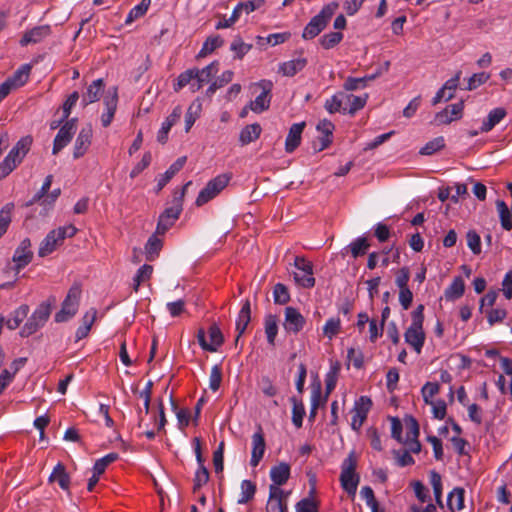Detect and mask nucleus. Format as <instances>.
Listing matches in <instances>:
<instances>
[{"mask_svg": "<svg viewBox=\"0 0 512 512\" xmlns=\"http://www.w3.org/2000/svg\"><path fill=\"white\" fill-rule=\"evenodd\" d=\"M32 145V137H22L0 163V178L9 175L26 156Z\"/></svg>", "mask_w": 512, "mask_h": 512, "instance_id": "obj_6", "label": "nucleus"}, {"mask_svg": "<svg viewBox=\"0 0 512 512\" xmlns=\"http://www.w3.org/2000/svg\"><path fill=\"white\" fill-rule=\"evenodd\" d=\"M464 494H465L464 489L460 488V487L454 488L448 494L447 506L452 512L460 511L464 508Z\"/></svg>", "mask_w": 512, "mask_h": 512, "instance_id": "obj_39", "label": "nucleus"}, {"mask_svg": "<svg viewBox=\"0 0 512 512\" xmlns=\"http://www.w3.org/2000/svg\"><path fill=\"white\" fill-rule=\"evenodd\" d=\"M273 297L275 303L285 304L289 301L290 295L285 285L277 283L273 290Z\"/></svg>", "mask_w": 512, "mask_h": 512, "instance_id": "obj_64", "label": "nucleus"}, {"mask_svg": "<svg viewBox=\"0 0 512 512\" xmlns=\"http://www.w3.org/2000/svg\"><path fill=\"white\" fill-rule=\"evenodd\" d=\"M50 34V27L48 25H42L32 28L26 31L21 40V46H27L31 43H38Z\"/></svg>", "mask_w": 512, "mask_h": 512, "instance_id": "obj_29", "label": "nucleus"}, {"mask_svg": "<svg viewBox=\"0 0 512 512\" xmlns=\"http://www.w3.org/2000/svg\"><path fill=\"white\" fill-rule=\"evenodd\" d=\"M32 258L31 241L29 238H24L13 254V269L18 273L32 261Z\"/></svg>", "mask_w": 512, "mask_h": 512, "instance_id": "obj_14", "label": "nucleus"}, {"mask_svg": "<svg viewBox=\"0 0 512 512\" xmlns=\"http://www.w3.org/2000/svg\"><path fill=\"white\" fill-rule=\"evenodd\" d=\"M264 329L267 341L270 345L275 344L278 333V318L275 315L268 314L264 318Z\"/></svg>", "mask_w": 512, "mask_h": 512, "instance_id": "obj_40", "label": "nucleus"}, {"mask_svg": "<svg viewBox=\"0 0 512 512\" xmlns=\"http://www.w3.org/2000/svg\"><path fill=\"white\" fill-rule=\"evenodd\" d=\"M30 71L31 66L29 64H24L19 67L15 73L10 78H8V80L14 85V87L19 88L28 81Z\"/></svg>", "mask_w": 512, "mask_h": 512, "instance_id": "obj_43", "label": "nucleus"}, {"mask_svg": "<svg viewBox=\"0 0 512 512\" xmlns=\"http://www.w3.org/2000/svg\"><path fill=\"white\" fill-rule=\"evenodd\" d=\"M464 103L462 101L447 106L435 115V122L439 125L449 124L463 116Z\"/></svg>", "mask_w": 512, "mask_h": 512, "instance_id": "obj_20", "label": "nucleus"}, {"mask_svg": "<svg viewBox=\"0 0 512 512\" xmlns=\"http://www.w3.org/2000/svg\"><path fill=\"white\" fill-rule=\"evenodd\" d=\"M496 206L502 228L510 231L512 229V210L510 211L507 204L502 200L497 201Z\"/></svg>", "mask_w": 512, "mask_h": 512, "instance_id": "obj_42", "label": "nucleus"}, {"mask_svg": "<svg viewBox=\"0 0 512 512\" xmlns=\"http://www.w3.org/2000/svg\"><path fill=\"white\" fill-rule=\"evenodd\" d=\"M266 443L261 429L252 435V451L250 464L256 467L264 456Z\"/></svg>", "mask_w": 512, "mask_h": 512, "instance_id": "obj_24", "label": "nucleus"}, {"mask_svg": "<svg viewBox=\"0 0 512 512\" xmlns=\"http://www.w3.org/2000/svg\"><path fill=\"white\" fill-rule=\"evenodd\" d=\"M195 73H193V69H188L177 77L173 84V89L175 92L180 91L183 87L190 85L195 81Z\"/></svg>", "mask_w": 512, "mask_h": 512, "instance_id": "obj_51", "label": "nucleus"}, {"mask_svg": "<svg viewBox=\"0 0 512 512\" xmlns=\"http://www.w3.org/2000/svg\"><path fill=\"white\" fill-rule=\"evenodd\" d=\"M430 483L433 488L435 501L438 505L442 506V478L436 471L430 472Z\"/></svg>", "mask_w": 512, "mask_h": 512, "instance_id": "obj_53", "label": "nucleus"}, {"mask_svg": "<svg viewBox=\"0 0 512 512\" xmlns=\"http://www.w3.org/2000/svg\"><path fill=\"white\" fill-rule=\"evenodd\" d=\"M412 487L419 505L423 506L430 499L429 490L420 481H414Z\"/></svg>", "mask_w": 512, "mask_h": 512, "instance_id": "obj_61", "label": "nucleus"}, {"mask_svg": "<svg viewBox=\"0 0 512 512\" xmlns=\"http://www.w3.org/2000/svg\"><path fill=\"white\" fill-rule=\"evenodd\" d=\"M376 75H369L361 78L348 77L343 85L346 91H354L366 87L367 82L374 80Z\"/></svg>", "mask_w": 512, "mask_h": 512, "instance_id": "obj_45", "label": "nucleus"}, {"mask_svg": "<svg viewBox=\"0 0 512 512\" xmlns=\"http://www.w3.org/2000/svg\"><path fill=\"white\" fill-rule=\"evenodd\" d=\"M49 482H56L64 491H69L70 477L63 464L58 463L49 476Z\"/></svg>", "mask_w": 512, "mask_h": 512, "instance_id": "obj_34", "label": "nucleus"}, {"mask_svg": "<svg viewBox=\"0 0 512 512\" xmlns=\"http://www.w3.org/2000/svg\"><path fill=\"white\" fill-rule=\"evenodd\" d=\"M228 174H220L211 179L206 186L199 192L196 198V205L202 206L215 198L229 183Z\"/></svg>", "mask_w": 512, "mask_h": 512, "instance_id": "obj_9", "label": "nucleus"}, {"mask_svg": "<svg viewBox=\"0 0 512 512\" xmlns=\"http://www.w3.org/2000/svg\"><path fill=\"white\" fill-rule=\"evenodd\" d=\"M182 116L181 106H176L172 112L162 122L160 129L157 132V141L165 144L168 141V134L171 128L180 120Z\"/></svg>", "mask_w": 512, "mask_h": 512, "instance_id": "obj_21", "label": "nucleus"}, {"mask_svg": "<svg viewBox=\"0 0 512 512\" xmlns=\"http://www.w3.org/2000/svg\"><path fill=\"white\" fill-rule=\"evenodd\" d=\"M369 248V243L364 237H359L350 243L349 249L354 258L364 255Z\"/></svg>", "mask_w": 512, "mask_h": 512, "instance_id": "obj_58", "label": "nucleus"}, {"mask_svg": "<svg viewBox=\"0 0 512 512\" xmlns=\"http://www.w3.org/2000/svg\"><path fill=\"white\" fill-rule=\"evenodd\" d=\"M286 497L284 490L277 486H269V497L266 504V512H286Z\"/></svg>", "mask_w": 512, "mask_h": 512, "instance_id": "obj_19", "label": "nucleus"}, {"mask_svg": "<svg viewBox=\"0 0 512 512\" xmlns=\"http://www.w3.org/2000/svg\"><path fill=\"white\" fill-rule=\"evenodd\" d=\"M241 492L240 497L238 498V504H245L250 501L256 492L255 484L250 480H243L241 482Z\"/></svg>", "mask_w": 512, "mask_h": 512, "instance_id": "obj_47", "label": "nucleus"}, {"mask_svg": "<svg viewBox=\"0 0 512 512\" xmlns=\"http://www.w3.org/2000/svg\"><path fill=\"white\" fill-rule=\"evenodd\" d=\"M305 323L306 320L299 310L291 306L285 308L283 327L287 333L297 334Z\"/></svg>", "mask_w": 512, "mask_h": 512, "instance_id": "obj_15", "label": "nucleus"}, {"mask_svg": "<svg viewBox=\"0 0 512 512\" xmlns=\"http://www.w3.org/2000/svg\"><path fill=\"white\" fill-rule=\"evenodd\" d=\"M152 273L153 267L148 264H145L138 269L136 275L133 278V289L135 292L139 290V287L142 283L150 279Z\"/></svg>", "mask_w": 512, "mask_h": 512, "instance_id": "obj_46", "label": "nucleus"}, {"mask_svg": "<svg viewBox=\"0 0 512 512\" xmlns=\"http://www.w3.org/2000/svg\"><path fill=\"white\" fill-rule=\"evenodd\" d=\"M218 72V63L212 62L209 65L205 66L201 70L197 68H193V73H195V81L191 83L190 90L191 92L199 91L204 84L210 82V80L217 74Z\"/></svg>", "mask_w": 512, "mask_h": 512, "instance_id": "obj_18", "label": "nucleus"}, {"mask_svg": "<svg viewBox=\"0 0 512 512\" xmlns=\"http://www.w3.org/2000/svg\"><path fill=\"white\" fill-rule=\"evenodd\" d=\"M338 7L339 4L336 1L324 5L320 12L312 17L304 27L302 32L303 39L309 40L319 35L326 28L328 22L335 14Z\"/></svg>", "mask_w": 512, "mask_h": 512, "instance_id": "obj_4", "label": "nucleus"}, {"mask_svg": "<svg viewBox=\"0 0 512 512\" xmlns=\"http://www.w3.org/2000/svg\"><path fill=\"white\" fill-rule=\"evenodd\" d=\"M251 320V306L249 300H245L236 319V331L240 337L246 330Z\"/></svg>", "mask_w": 512, "mask_h": 512, "instance_id": "obj_35", "label": "nucleus"}, {"mask_svg": "<svg viewBox=\"0 0 512 512\" xmlns=\"http://www.w3.org/2000/svg\"><path fill=\"white\" fill-rule=\"evenodd\" d=\"M367 100L368 94L356 96L343 92L344 113L347 112L351 115L355 114L366 105Z\"/></svg>", "mask_w": 512, "mask_h": 512, "instance_id": "obj_27", "label": "nucleus"}, {"mask_svg": "<svg viewBox=\"0 0 512 512\" xmlns=\"http://www.w3.org/2000/svg\"><path fill=\"white\" fill-rule=\"evenodd\" d=\"M296 512H318V504L312 497L301 499L295 505Z\"/></svg>", "mask_w": 512, "mask_h": 512, "instance_id": "obj_60", "label": "nucleus"}, {"mask_svg": "<svg viewBox=\"0 0 512 512\" xmlns=\"http://www.w3.org/2000/svg\"><path fill=\"white\" fill-rule=\"evenodd\" d=\"M103 104L105 111L101 115V124L103 127H108L115 116L118 105V91L116 87L108 90L104 97Z\"/></svg>", "mask_w": 512, "mask_h": 512, "instance_id": "obj_17", "label": "nucleus"}, {"mask_svg": "<svg viewBox=\"0 0 512 512\" xmlns=\"http://www.w3.org/2000/svg\"><path fill=\"white\" fill-rule=\"evenodd\" d=\"M290 477V465L281 462L275 466H273L270 470V478L272 480V484L270 486H277V488H281L280 486L284 485Z\"/></svg>", "mask_w": 512, "mask_h": 512, "instance_id": "obj_28", "label": "nucleus"}, {"mask_svg": "<svg viewBox=\"0 0 512 512\" xmlns=\"http://www.w3.org/2000/svg\"><path fill=\"white\" fill-rule=\"evenodd\" d=\"M183 197L184 189L180 191L178 194L175 193L172 205L170 207H167L159 216L158 224L156 227V234H164L168 229H170L175 224V222L177 221L182 212Z\"/></svg>", "mask_w": 512, "mask_h": 512, "instance_id": "obj_7", "label": "nucleus"}, {"mask_svg": "<svg viewBox=\"0 0 512 512\" xmlns=\"http://www.w3.org/2000/svg\"><path fill=\"white\" fill-rule=\"evenodd\" d=\"M105 83L103 79L94 80L88 87L86 92L82 95V104L87 106L97 102L103 94Z\"/></svg>", "mask_w": 512, "mask_h": 512, "instance_id": "obj_25", "label": "nucleus"}, {"mask_svg": "<svg viewBox=\"0 0 512 512\" xmlns=\"http://www.w3.org/2000/svg\"><path fill=\"white\" fill-rule=\"evenodd\" d=\"M92 128L84 127L80 130L73 148V157L78 159L85 155L91 145Z\"/></svg>", "mask_w": 512, "mask_h": 512, "instance_id": "obj_23", "label": "nucleus"}, {"mask_svg": "<svg viewBox=\"0 0 512 512\" xmlns=\"http://www.w3.org/2000/svg\"><path fill=\"white\" fill-rule=\"evenodd\" d=\"M357 457L354 451L350 452L341 464L340 483L347 494L354 497L360 481L356 473Z\"/></svg>", "mask_w": 512, "mask_h": 512, "instance_id": "obj_5", "label": "nucleus"}, {"mask_svg": "<svg viewBox=\"0 0 512 512\" xmlns=\"http://www.w3.org/2000/svg\"><path fill=\"white\" fill-rule=\"evenodd\" d=\"M439 390L440 386L437 382H426L421 389V395L425 404L432 403L433 397L439 393Z\"/></svg>", "mask_w": 512, "mask_h": 512, "instance_id": "obj_57", "label": "nucleus"}, {"mask_svg": "<svg viewBox=\"0 0 512 512\" xmlns=\"http://www.w3.org/2000/svg\"><path fill=\"white\" fill-rule=\"evenodd\" d=\"M76 233L77 228L72 224H67L51 230L39 244L38 256L46 257L52 254L63 244L66 238H71Z\"/></svg>", "mask_w": 512, "mask_h": 512, "instance_id": "obj_2", "label": "nucleus"}, {"mask_svg": "<svg viewBox=\"0 0 512 512\" xmlns=\"http://www.w3.org/2000/svg\"><path fill=\"white\" fill-rule=\"evenodd\" d=\"M317 130L322 134V137L319 138L320 146L318 148V150L321 151L327 148L332 141L331 137L334 131V124L327 119H323L318 123Z\"/></svg>", "mask_w": 512, "mask_h": 512, "instance_id": "obj_32", "label": "nucleus"}, {"mask_svg": "<svg viewBox=\"0 0 512 512\" xmlns=\"http://www.w3.org/2000/svg\"><path fill=\"white\" fill-rule=\"evenodd\" d=\"M341 330V320L338 317L329 318L323 326V335L329 340L333 339Z\"/></svg>", "mask_w": 512, "mask_h": 512, "instance_id": "obj_50", "label": "nucleus"}, {"mask_svg": "<svg viewBox=\"0 0 512 512\" xmlns=\"http://www.w3.org/2000/svg\"><path fill=\"white\" fill-rule=\"evenodd\" d=\"M186 157L178 158L171 166L162 174L157 183V191L163 189V187L171 180V178L179 172L185 165Z\"/></svg>", "mask_w": 512, "mask_h": 512, "instance_id": "obj_37", "label": "nucleus"}, {"mask_svg": "<svg viewBox=\"0 0 512 512\" xmlns=\"http://www.w3.org/2000/svg\"><path fill=\"white\" fill-rule=\"evenodd\" d=\"M258 85L263 89V91L250 103V109L255 113H261L269 108V93L272 88V82L269 80H262Z\"/></svg>", "mask_w": 512, "mask_h": 512, "instance_id": "obj_22", "label": "nucleus"}, {"mask_svg": "<svg viewBox=\"0 0 512 512\" xmlns=\"http://www.w3.org/2000/svg\"><path fill=\"white\" fill-rule=\"evenodd\" d=\"M223 39L220 36H213L206 39L199 52L200 57L211 54L216 48L222 46Z\"/></svg>", "mask_w": 512, "mask_h": 512, "instance_id": "obj_54", "label": "nucleus"}, {"mask_svg": "<svg viewBox=\"0 0 512 512\" xmlns=\"http://www.w3.org/2000/svg\"><path fill=\"white\" fill-rule=\"evenodd\" d=\"M343 39L341 32H329L320 39V44L324 49H331L338 45Z\"/></svg>", "mask_w": 512, "mask_h": 512, "instance_id": "obj_56", "label": "nucleus"}, {"mask_svg": "<svg viewBox=\"0 0 512 512\" xmlns=\"http://www.w3.org/2000/svg\"><path fill=\"white\" fill-rule=\"evenodd\" d=\"M296 271L294 272V279L297 284L305 288H311L315 284L313 277L312 263L303 257H296L294 261Z\"/></svg>", "mask_w": 512, "mask_h": 512, "instance_id": "obj_11", "label": "nucleus"}, {"mask_svg": "<svg viewBox=\"0 0 512 512\" xmlns=\"http://www.w3.org/2000/svg\"><path fill=\"white\" fill-rule=\"evenodd\" d=\"M198 342L203 350L215 352L223 343V336L216 325H211L206 334L203 329H199L197 333Z\"/></svg>", "mask_w": 512, "mask_h": 512, "instance_id": "obj_12", "label": "nucleus"}, {"mask_svg": "<svg viewBox=\"0 0 512 512\" xmlns=\"http://www.w3.org/2000/svg\"><path fill=\"white\" fill-rule=\"evenodd\" d=\"M372 407V401L367 396L358 398L352 409L351 427L353 430L358 431L365 422L368 412Z\"/></svg>", "mask_w": 512, "mask_h": 512, "instance_id": "obj_13", "label": "nucleus"}, {"mask_svg": "<svg viewBox=\"0 0 512 512\" xmlns=\"http://www.w3.org/2000/svg\"><path fill=\"white\" fill-rule=\"evenodd\" d=\"M467 246L475 255H479L482 251L481 238L475 230H469L466 233Z\"/></svg>", "mask_w": 512, "mask_h": 512, "instance_id": "obj_55", "label": "nucleus"}, {"mask_svg": "<svg viewBox=\"0 0 512 512\" xmlns=\"http://www.w3.org/2000/svg\"><path fill=\"white\" fill-rule=\"evenodd\" d=\"M304 415V405L300 402H297L296 400H293L292 422L296 428H300L302 426Z\"/></svg>", "mask_w": 512, "mask_h": 512, "instance_id": "obj_62", "label": "nucleus"}, {"mask_svg": "<svg viewBox=\"0 0 512 512\" xmlns=\"http://www.w3.org/2000/svg\"><path fill=\"white\" fill-rule=\"evenodd\" d=\"M506 116V110L502 107L492 109L487 117L483 120L480 132L487 133L491 131Z\"/></svg>", "mask_w": 512, "mask_h": 512, "instance_id": "obj_31", "label": "nucleus"}, {"mask_svg": "<svg viewBox=\"0 0 512 512\" xmlns=\"http://www.w3.org/2000/svg\"><path fill=\"white\" fill-rule=\"evenodd\" d=\"M151 0H142L138 5L134 6L128 13L125 23L131 24L136 19L142 17L148 10Z\"/></svg>", "mask_w": 512, "mask_h": 512, "instance_id": "obj_49", "label": "nucleus"}, {"mask_svg": "<svg viewBox=\"0 0 512 512\" xmlns=\"http://www.w3.org/2000/svg\"><path fill=\"white\" fill-rule=\"evenodd\" d=\"M465 283L462 277H454L451 284L445 289L444 296L446 300L455 301L463 296Z\"/></svg>", "mask_w": 512, "mask_h": 512, "instance_id": "obj_36", "label": "nucleus"}, {"mask_svg": "<svg viewBox=\"0 0 512 512\" xmlns=\"http://www.w3.org/2000/svg\"><path fill=\"white\" fill-rule=\"evenodd\" d=\"M391 436L399 443L409 447V450L413 453H419L421 450L420 442L418 441L419 436V425L416 419L412 416H406L404 418L405 425V436H402L403 424L397 417H391Z\"/></svg>", "mask_w": 512, "mask_h": 512, "instance_id": "obj_1", "label": "nucleus"}, {"mask_svg": "<svg viewBox=\"0 0 512 512\" xmlns=\"http://www.w3.org/2000/svg\"><path fill=\"white\" fill-rule=\"evenodd\" d=\"M80 297V287L77 285L72 286L69 289L68 294L62 303L60 311L55 314V321L60 323L72 318L78 310Z\"/></svg>", "mask_w": 512, "mask_h": 512, "instance_id": "obj_10", "label": "nucleus"}, {"mask_svg": "<svg viewBox=\"0 0 512 512\" xmlns=\"http://www.w3.org/2000/svg\"><path fill=\"white\" fill-rule=\"evenodd\" d=\"M444 143H445V141H444L443 137L434 138L433 140L426 143L420 149V153L422 155H431V154L439 151L440 149H442L444 147Z\"/></svg>", "mask_w": 512, "mask_h": 512, "instance_id": "obj_59", "label": "nucleus"}, {"mask_svg": "<svg viewBox=\"0 0 512 512\" xmlns=\"http://www.w3.org/2000/svg\"><path fill=\"white\" fill-rule=\"evenodd\" d=\"M424 307L419 305L412 313V322L407 328L404 338L405 342L413 348V350L420 354L425 343V332L423 329V314Z\"/></svg>", "mask_w": 512, "mask_h": 512, "instance_id": "obj_3", "label": "nucleus"}, {"mask_svg": "<svg viewBox=\"0 0 512 512\" xmlns=\"http://www.w3.org/2000/svg\"><path fill=\"white\" fill-rule=\"evenodd\" d=\"M262 132V128L258 123L246 125L239 134V142L242 146L248 145L256 141Z\"/></svg>", "mask_w": 512, "mask_h": 512, "instance_id": "obj_33", "label": "nucleus"}, {"mask_svg": "<svg viewBox=\"0 0 512 512\" xmlns=\"http://www.w3.org/2000/svg\"><path fill=\"white\" fill-rule=\"evenodd\" d=\"M202 111V103L199 99L194 100L188 107L185 114V132L188 133L193 127L196 120L200 117Z\"/></svg>", "mask_w": 512, "mask_h": 512, "instance_id": "obj_38", "label": "nucleus"}, {"mask_svg": "<svg viewBox=\"0 0 512 512\" xmlns=\"http://www.w3.org/2000/svg\"><path fill=\"white\" fill-rule=\"evenodd\" d=\"M162 247V241L157 237L156 234L149 237L146 245L145 252L148 260H153L155 256L158 254Z\"/></svg>", "mask_w": 512, "mask_h": 512, "instance_id": "obj_52", "label": "nucleus"}, {"mask_svg": "<svg viewBox=\"0 0 512 512\" xmlns=\"http://www.w3.org/2000/svg\"><path fill=\"white\" fill-rule=\"evenodd\" d=\"M340 363L339 362H332L330 364L329 370L325 375V389L327 395H329L336 387L339 372H340Z\"/></svg>", "mask_w": 512, "mask_h": 512, "instance_id": "obj_41", "label": "nucleus"}, {"mask_svg": "<svg viewBox=\"0 0 512 512\" xmlns=\"http://www.w3.org/2000/svg\"><path fill=\"white\" fill-rule=\"evenodd\" d=\"M28 313L29 307L27 305H21L13 312L11 317L7 319V327L11 330L18 328L22 321L27 317Z\"/></svg>", "mask_w": 512, "mask_h": 512, "instance_id": "obj_44", "label": "nucleus"}, {"mask_svg": "<svg viewBox=\"0 0 512 512\" xmlns=\"http://www.w3.org/2000/svg\"><path fill=\"white\" fill-rule=\"evenodd\" d=\"M304 127V122L294 123L290 127L285 141V150L287 153H292L300 145Z\"/></svg>", "mask_w": 512, "mask_h": 512, "instance_id": "obj_26", "label": "nucleus"}, {"mask_svg": "<svg viewBox=\"0 0 512 512\" xmlns=\"http://www.w3.org/2000/svg\"><path fill=\"white\" fill-rule=\"evenodd\" d=\"M325 109L330 113L344 112L343 92H337L331 98L327 99L324 104Z\"/></svg>", "mask_w": 512, "mask_h": 512, "instance_id": "obj_48", "label": "nucleus"}, {"mask_svg": "<svg viewBox=\"0 0 512 512\" xmlns=\"http://www.w3.org/2000/svg\"><path fill=\"white\" fill-rule=\"evenodd\" d=\"M222 381V370L219 365H214L211 368L210 376H209V388L212 391H217L221 385Z\"/></svg>", "mask_w": 512, "mask_h": 512, "instance_id": "obj_63", "label": "nucleus"}, {"mask_svg": "<svg viewBox=\"0 0 512 512\" xmlns=\"http://www.w3.org/2000/svg\"><path fill=\"white\" fill-rule=\"evenodd\" d=\"M76 122V119H71L59 129L53 143L52 153L54 155L60 152L71 141L76 132Z\"/></svg>", "mask_w": 512, "mask_h": 512, "instance_id": "obj_16", "label": "nucleus"}, {"mask_svg": "<svg viewBox=\"0 0 512 512\" xmlns=\"http://www.w3.org/2000/svg\"><path fill=\"white\" fill-rule=\"evenodd\" d=\"M306 65V58L298 57L296 59L282 62L279 65V73H281L283 76L292 77L298 72L302 71Z\"/></svg>", "mask_w": 512, "mask_h": 512, "instance_id": "obj_30", "label": "nucleus"}, {"mask_svg": "<svg viewBox=\"0 0 512 512\" xmlns=\"http://www.w3.org/2000/svg\"><path fill=\"white\" fill-rule=\"evenodd\" d=\"M51 314V303L48 301L42 302L32 313L31 317L27 320L21 329L22 336H29L41 328L49 319Z\"/></svg>", "mask_w": 512, "mask_h": 512, "instance_id": "obj_8", "label": "nucleus"}]
</instances>
